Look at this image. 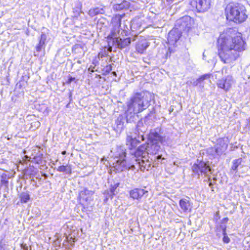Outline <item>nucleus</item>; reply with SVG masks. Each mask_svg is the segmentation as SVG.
<instances>
[{
	"mask_svg": "<svg viewBox=\"0 0 250 250\" xmlns=\"http://www.w3.org/2000/svg\"><path fill=\"white\" fill-rule=\"evenodd\" d=\"M217 42L218 56L224 63H233L246 49V43L241 35L232 28L221 33Z\"/></svg>",
	"mask_w": 250,
	"mask_h": 250,
	"instance_id": "nucleus-1",
	"label": "nucleus"
},
{
	"mask_svg": "<svg viewBox=\"0 0 250 250\" xmlns=\"http://www.w3.org/2000/svg\"><path fill=\"white\" fill-rule=\"evenodd\" d=\"M125 16V14H116L114 15L111 20L112 28L110 33L108 35V44L112 43V45L120 49L125 48L131 43L129 38L122 40L118 36L120 35L121 30H125L121 27V22L122 19Z\"/></svg>",
	"mask_w": 250,
	"mask_h": 250,
	"instance_id": "nucleus-2",
	"label": "nucleus"
},
{
	"mask_svg": "<svg viewBox=\"0 0 250 250\" xmlns=\"http://www.w3.org/2000/svg\"><path fill=\"white\" fill-rule=\"evenodd\" d=\"M109 163L116 172H121L125 169L134 167L127 164L125 158L126 157L125 149L123 146H116L112 148L109 154Z\"/></svg>",
	"mask_w": 250,
	"mask_h": 250,
	"instance_id": "nucleus-3",
	"label": "nucleus"
},
{
	"mask_svg": "<svg viewBox=\"0 0 250 250\" xmlns=\"http://www.w3.org/2000/svg\"><path fill=\"white\" fill-rule=\"evenodd\" d=\"M227 19L236 23L244 22L247 18L246 9L243 5L230 3L225 9Z\"/></svg>",
	"mask_w": 250,
	"mask_h": 250,
	"instance_id": "nucleus-4",
	"label": "nucleus"
},
{
	"mask_svg": "<svg viewBox=\"0 0 250 250\" xmlns=\"http://www.w3.org/2000/svg\"><path fill=\"white\" fill-rule=\"evenodd\" d=\"M148 101L144 95L136 93L133 95L127 103V113L134 114L142 112L148 106Z\"/></svg>",
	"mask_w": 250,
	"mask_h": 250,
	"instance_id": "nucleus-5",
	"label": "nucleus"
},
{
	"mask_svg": "<svg viewBox=\"0 0 250 250\" xmlns=\"http://www.w3.org/2000/svg\"><path fill=\"white\" fill-rule=\"evenodd\" d=\"M145 146H139L134 153L136 164L138 165L141 171L148 170L151 167V162L147 159L148 155L146 151Z\"/></svg>",
	"mask_w": 250,
	"mask_h": 250,
	"instance_id": "nucleus-6",
	"label": "nucleus"
},
{
	"mask_svg": "<svg viewBox=\"0 0 250 250\" xmlns=\"http://www.w3.org/2000/svg\"><path fill=\"white\" fill-rule=\"evenodd\" d=\"M152 22L147 18L143 19L141 18L136 17L131 21L130 28L132 31L141 32L150 26Z\"/></svg>",
	"mask_w": 250,
	"mask_h": 250,
	"instance_id": "nucleus-7",
	"label": "nucleus"
},
{
	"mask_svg": "<svg viewBox=\"0 0 250 250\" xmlns=\"http://www.w3.org/2000/svg\"><path fill=\"white\" fill-rule=\"evenodd\" d=\"M190 4L192 10L198 13H204L210 8L211 0H191Z\"/></svg>",
	"mask_w": 250,
	"mask_h": 250,
	"instance_id": "nucleus-8",
	"label": "nucleus"
},
{
	"mask_svg": "<svg viewBox=\"0 0 250 250\" xmlns=\"http://www.w3.org/2000/svg\"><path fill=\"white\" fill-rule=\"evenodd\" d=\"M192 170L195 174L198 175H200V174L203 173L207 174L211 171L208 162H205L203 161L199 162L198 161H197V163L193 165Z\"/></svg>",
	"mask_w": 250,
	"mask_h": 250,
	"instance_id": "nucleus-9",
	"label": "nucleus"
},
{
	"mask_svg": "<svg viewBox=\"0 0 250 250\" xmlns=\"http://www.w3.org/2000/svg\"><path fill=\"white\" fill-rule=\"evenodd\" d=\"M142 123H138L137 126V131L138 133V136L137 137L135 136H128L126 139L127 144H130L131 147H136L137 145L140 142V140L144 141V136L143 134H141L140 133L145 132V129H141L140 128L141 125H142Z\"/></svg>",
	"mask_w": 250,
	"mask_h": 250,
	"instance_id": "nucleus-10",
	"label": "nucleus"
},
{
	"mask_svg": "<svg viewBox=\"0 0 250 250\" xmlns=\"http://www.w3.org/2000/svg\"><path fill=\"white\" fill-rule=\"evenodd\" d=\"M194 24V19L188 16H186L177 21L176 26H178L180 30H188Z\"/></svg>",
	"mask_w": 250,
	"mask_h": 250,
	"instance_id": "nucleus-11",
	"label": "nucleus"
},
{
	"mask_svg": "<svg viewBox=\"0 0 250 250\" xmlns=\"http://www.w3.org/2000/svg\"><path fill=\"white\" fill-rule=\"evenodd\" d=\"M233 83V80L232 77L230 76H228L225 78L219 80L217 85L219 88L223 89L227 92L230 89Z\"/></svg>",
	"mask_w": 250,
	"mask_h": 250,
	"instance_id": "nucleus-12",
	"label": "nucleus"
},
{
	"mask_svg": "<svg viewBox=\"0 0 250 250\" xmlns=\"http://www.w3.org/2000/svg\"><path fill=\"white\" fill-rule=\"evenodd\" d=\"M93 194V191L86 188L82 190L79 193L80 202L82 204H89L92 200V196Z\"/></svg>",
	"mask_w": 250,
	"mask_h": 250,
	"instance_id": "nucleus-13",
	"label": "nucleus"
},
{
	"mask_svg": "<svg viewBox=\"0 0 250 250\" xmlns=\"http://www.w3.org/2000/svg\"><path fill=\"white\" fill-rule=\"evenodd\" d=\"M227 147L228 145L225 143V140L223 139H219L217 140V144L210 150H214L217 155H220L225 152Z\"/></svg>",
	"mask_w": 250,
	"mask_h": 250,
	"instance_id": "nucleus-14",
	"label": "nucleus"
},
{
	"mask_svg": "<svg viewBox=\"0 0 250 250\" xmlns=\"http://www.w3.org/2000/svg\"><path fill=\"white\" fill-rule=\"evenodd\" d=\"M149 46L147 40L144 37H141L136 45V50L140 54H143Z\"/></svg>",
	"mask_w": 250,
	"mask_h": 250,
	"instance_id": "nucleus-15",
	"label": "nucleus"
},
{
	"mask_svg": "<svg viewBox=\"0 0 250 250\" xmlns=\"http://www.w3.org/2000/svg\"><path fill=\"white\" fill-rule=\"evenodd\" d=\"M148 140L150 143L159 144L161 143L164 144L165 138L161 136L158 133L155 132H151L148 136Z\"/></svg>",
	"mask_w": 250,
	"mask_h": 250,
	"instance_id": "nucleus-16",
	"label": "nucleus"
},
{
	"mask_svg": "<svg viewBox=\"0 0 250 250\" xmlns=\"http://www.w3.org/2000/svg\"><path fill=\"white\" fill-rule=\"evenodd\" d=\"M179 33L178 29L171 30L168 34V42L171 44H174L179 39Z\"/></svg>",
	"mask_w": 250,
	"mask_h": 250,
	"instance_id": "nucleus-17",
	"label": "nucleus"
},
{
	"mask_svg": "<svg viewBox=\"0 0 250 250\" xmlns=\"http://www.w3.org/2000/svg\"><path fill=\"white\" fill-rule=\"evenodd\" d=\"M179 206L184 212H190L192 208L191 203L187 199H181L179 201Z\"/></svg>",
	"mask_w": 250,
	"mask_h": 250,
	"instance_id": "nucleus-18",
	"label": "nucleus"
},
{
	"mask_svg": "<svg viewBox=\"0 0 250 250\" xmlns=\"http://www.w3.org/2000/svg\"><path fill=\"white\" fill-rule=\"evenodd\" d=\"M144 146L146 147V151L147 155L149 153L153 154H156L160 148V146L159 145V144L156 143L148 144L147 146L145 145Z\"/></svg>",
	"mask_w": 250,
	"mask_h": 250,
	"instance_id": "nucleus-19",
	"label": "nucleus"
},
{
	"mask_svg": "<svg viewBox=\"0 0 250 250\" xmlns=\"http://www.w3.org/2000/svg\"><path fill=\"white\" fill-rule=\"evenodd\" d=\"M146 192L144 189L135 188L130 191V196L133 199L138 200L140 199Z\"/></svg>",
	"mask_w": 250,
	"mask_h": 250,
	"instance_id": "nucleus-20",
	"label": "nucleus"
},
{
	"mask_svg": "<svg viewBox=\"0 0 250 250\" xmlns=\"http://www.w3.org/2000/svg\"><path fill=\"white\" fill-rule=\"evenodd\" d=\"M47 39V36L46 34L44 33H42L41 35V37L39 39V42L38 44L36 46V50L37 52H40L41 51L42 48H45V41Z\"/></svg>",
	"mask_w": 250,
	"mask_h": 250,
	"instance_id": "nucleus-21",
	"label": "nucleus"
},
{
	"mask_svg": "<svg viewBox=\"0 0 250 250\" xmlns=\"http://www.w3.org/2000/svg\"><path fill=\"white\" fill-rule=\"evenodd\" d=\"M209 74H206L201 76L200 78L197 79H193L191 81H188L187 83L188 85L192 84L194 86L197 85L199 83L203 81L204 80L207 79L209 78Z\"/></svg>",
	"mask_w": 250,
	"mask_h": 250,
	"instance_id": "nucleus-22",
	"label": "nucleus"
},
{
	"mask_svg": "<svg viewBox=\"0 0 250 250\" xmlns=\"http://www.w3.org/2000/svg\"><path fill=\"white\" fill-rule=\"evenodd\" d=\"M129 7V2L124 0L121 3L114 5L113 9L115 11H120L123 9H127Z\"/></svg>",
	"mask_w": 250,
	"mask_h": 250,
	"instance_id": "nucleus-23",
	"label": "nucleus"
},
{
	"mask_svg": "<svg viewBox=\"0 0 250 250\" xmlns=\"http://www.w3.org/2000/svg\"><path fill=\"white\" fill-rule=\"evenodd\" d=\"M104 13V10L103 8L96 7L91 8L88 11V15L93 17L99 14H103Z\"/></svg>",
	"mask_w": 250,
	"mask_h": 250,
	"instance_id": "nucleus-24",
	"label": "nucleus"
},
{
	"mask_svg": "<svg viewBox=\"0 0 250 250\" xmlns=\"http://www.w3.org/2000/svg\"><path fill=\"white\" fill-rule=\"evenodd\" d=\"M59 172H65L66 174L71 173V167L69 165L61 166L57 168Z\"/></svg>",
	"mask_w": 250,
	"mask_h": 250,
	"instance_id": "nucleus-25",
	"label": "nucleus"
},
{
	"mask_svg": "<svg viewBox=\"0 0 250 250\" xmlns=\"http://www.w3.org/2000/svg\"><path fill=\"white\" fill-rule=\"evenodd\" d=\"M81 8L82 5L80 4L78 7L73 9V16L74 17L77 18L80 16L81 13H83V12L81 11Z\"/></svg>",
	"mask_w": 250,
	"mask_h": 250,
	"instance_id": "nucleus-26",
	"label": "nucleus"
},
{
	"mask_svg": "<svg viewBox=\"0 0 250 250\" xmlns=\"http://www.w3.org/2000/svg\"><path fill=\"white\" fill-rule=\"evenodd\" d=\"M21 201L26 203L30 199L29 195L27 193L23 192L20 195Z\"/></svg>",
	"mask_w": 250,
	"mask_h": 250,
	"instance_id": "nucleus-27",
	"label": "nucleus"
},
{
	"mask_svg": "<svg viewBox=\"0 0 250 250\" xmlns=\"http://www.w3.org/2000/svg\"><path fill=\"white\" fill-rule=\"evenodd\" d=\"M242 159H238L234 160L233 161V165L232 166L231 168L233 170H236L239 165H240L241 163Z\"/></svg>",
	"mask_w": 250,
	"mask_h": 250,
	"instance_id": "nucleus-28",
	"label": "nucleus"
},
{
	"mask_svg": "<svg viewBox=\"0 0 250 250\" xmlns=\"http://www.w3.org/2000/svg\"><path fill=\"white\" fill-rule=\"evenodd\" d=\"M165 5H168L173 2L175 3L178 2V0H162Z\"/></svg>",
	"mask_w": 250,
	"mask_h": 250,
	"instance_id": "nucleus-29",
	"label": "nucleus"
},
{
	"mask_svg": "<svg viewBox=\"0 0 250 250\" xmlns=\"http://www.w3.org/2000/svg\"><path fill=\"white\" fill-rule=\"evenodd\" d=\"M223 234H224V237L223 239V242L226 243H228L229 242L230 240H229V238L228 237V236H227V235L226 234L225 229H224Z\"/></svg>",
	"mask_w": 250,
	"mask_h": 250,
	"instance_id": "nucleus-30",
	"label": "nucleus"
},
{
	"mask_svg": "<svg viewBox=\"0 0 250 250\" xmlns=\"http://www.w3.org/2000/svg\"><path fill=\"white\" fill-rule=\"evenodd\" d=\"M119 186V183H117L116 184H115L114 185V186L113 187H112L111 188V192L113 194H114V191H115V190L116 189V188L118 187Z\"/></svg>",
	"mask_w": 250,
	"mask_h": 250,
	"instance_id": "nucleus-31",
	"label": "nucleus"
},
{
	"mask_svg": "<svg viewBox=\"0 0 250 250\" xmlns=\"http://www.w3.org/2000/svg\"><path fill=\"white\" fill-rule=\"evenodd\" d=\"M75 78L72 77H69L66 83L68 84H70L72 81H74Z\"/></svg>",
	"mask_w": 250,
	"mask_h": 250,
	"instance_id": "nucleus-32",
	"label": "nucleus"
},
{
	"mask_svg": "<svg viewBox=\"0 0 250 250\" xmlns=\"http://www.w3.org/2000/svg\"><path fill=\"white\" fill-rule=\"evenodd\" d=\"M21 247L24 250H28V247L26 244H22Z\"/></svg>",
	"mask_w": 250,
	"mask_h": 250,
	"instance_id": "nucleus-33",
	"label": "nucleus"
},
{
	"mask_svg": "<svg viewBox=\"0 0 250 250\" xmlns=\"http://www.w3.org/2000/svg\"><path fill=\"white\" fill-rule=\"evenodd\" d=\"M0 250H4L3 247L1 245V243H0Z\"/></svg>",
	"mask_w": 250,
	"mask_h": 250,
	"instance_id": "nucleus-34",
	"label": "nucleus"
},
{
	"mask_svg": "<svg viewBox=\"0 0 250 250\" xmlns=\"http://www.w3.org/2000/svg\"><path fill=\"white\" fill-rule=\"evenodd\" d=\"M157 158L158 159H161L162 158V155H159L158 156H157Z\"/></svg>",
	"mask_w": 250,
	"mask_h": 250,
	"instance_id": "nucleus-35",
	"label": "nucleus"
},
{
	"mask_svg": "<svg viewBox=\"0 0 250 250\" xmlns=\"http://www.w3.org/2000/svg\"><path fill=\"white\" fill-rule=\"evenodd\" d=\"M248 124L249 125V126L250 127V118L248 120Z\"/></svg>",
	"mask_w": 250,
	"mask_h": 250,
	"instance_id": "nucleus-36",
	"label": "nucleus"
},
{
	"mask_svg": "<svg viewBox=\"0 0 250 250\" xmlns=\"http://www.w3.org/2000/svg\"><path fill=\"white\" fill-rule=\"evenodd\" d=\"M65 153H66V151H63L62 152V154L63 155L65 154Z\"/></svg>",
	"mask_w": 250,
	"mask_h": 250,
	"instance_id": "nucleus-37",
	"label": "nucleus"
},
{
	"mask_svg": "<svg viewBox=\"0 0 250 250\" xmlns=\"http://www.w3.org/2000/svg\"><path fill=\"white\" fill-rule=\"evenodd\" d=\"M212 185V183H209V186L210 187H211Z\"/></svg>",
	"mask_w": 250,
	"mask_h": 250,
	"instance_id": "nucleus-38",
	"label": "nucleus"
},
{
	"mask_svg": "<svg viewBox=\"0 0 250 250\" xmlns=\"http://www.w3.org/2000/svg\"><path fill=\"white\" fill-rule=\"evenodd\" d=\"M203 57H205V56H204V54L203 55Z\"/></svg>",
	"mask_w": 250,
	"mask_h": 250,
	"instance_id": "nucleus-39",
	"label": "nucleus"
},
{
	"mask_svg": "<svg viewBox=\"0 0 250 250\" xmlns=\"http://www.w3.org/2000/svg\"><path fill=\"white\" fill-rule=\"evenodd\" d=\"M203 57H205V56H204V54L203 55Z\"/></svg>",
	"mask_w": 250,
	"mask_h": 250,
	"instance_id": "nucleus-40",
	"label": "nucleus"
}]
</instances>
